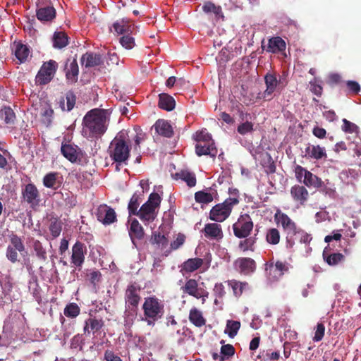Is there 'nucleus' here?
Masks as SVG:
<instances>
[{
    "mask_svg": "<svg viewBox=\"0 0 361 361\" xmlns=\"http://www.w3.org/2000/svg\"><path fill=\"white\" fill-rule=\"evenodd\" d=\"M110 114L107 109H94L82 119V135L87 139H99L106 131Z\"/></svg>",
    "mask_w": 361,
    "mask_h": 361,
    "instance_id": "1",
    "label": "nucleus"
},
{
    "mask_svg": "<svg viewBox=\"0 0 361 361\" xmlns=\"http://www.w3.org/2000/svg\"><path fill=\"white\" fill-rule=\"evenodd\" d=\"M131 148L130 136L126 130L119 131L111 141L107 152L111 160L116 164L117 171L120 170L121 166L128 165Z\"/></svg>",
    "mask_w": 361,
    "mask_h": 361,
    "instance_id": "2",
    "label": "nucleus"
},
{
    "mask_svg": "<svg viewBox=\"0 0 361 361\" xmlns=\"http://www.w3.org/2000/svg\"><path fill=\"white\" fill-rule=\"evenodd\" d=\"M143 317L142 320L148 326H154L157 322L160 320L165 313L164 301L155 295L145 298L142 305Z\"/></svg>",
    "mask_w": 361,
    "mask_h": 361,
    "instance_id": "3",
    "label": "nucleus"
},
{
    "mask_svg": "<svg viewBox=\"0 0 361 361\" xmlns=\"http://www.w3.org/2000/svg\"><path fill=\"white\" fill-rule=\"evenodd\" d=\"M140 291V286L136 283H130L126 288L124 296L126 321L130 318V316L133 317L137 313L138 305L141 300Z\"/></svg>",
    "mask_w": 361,
    "mask_h": 361,
    "instance_id": "4",
    "label": "nucleus"
},
{
    "mask_svg": "<svg viewBox=\"0 0 361 361\" xmlns=\"http://www.w3.org/2000/svg\"><path fill=\"white\" fill-rule=\"evenodd\" d=\"M160 203L161 197L156 192L151 193L148 200L141 206L136 216L143 222L154 221L157 217V209L159 207Z\"/></svg>",
    "mask_w": 361,
    "mask_h": 361,
    "instance_id": "5",
    "label": "nucleus"
},
{
    "mask_svg": "<svg viewBox=\"0 0 361 361\" xmlns=\"http://www.w3.org/2000/svg\"><path fill=\"white\" fill-rule=\"evenodd\" d=\"M274 221L277 226H281L286 234V247H293L292 235L298 228L296 224L285 213L277 210L274 216Z\"/></svg>",
    "mask_w": 361,
    "mask_h": 361,
    "instance_id": "6",
    "label": "nucleus"
},
{
    "mask_svg": "<svg viewBox=\"0 0 361 361\" xmlns=\"http://www.w3.org/2000/svg\"><path fill=\"white\" fill-rule=\"evenodd\" d=\"M237 197L227 198L223 203L214 206L209 212V219L216 222H223L230 215L234 205L238 204Z\"/></svg>",
    "mask_w": 361,
    "mask_h": 361,
    "instance_id": "7",
    "label": "nucleus"
},
{
    "mask_svg": "<svg viewBox=\"0 0 361 361\" xmlns=\"http://www.w3.org/2000/svg\"><path fill=\"white\" fill-rule=\"evenodd\" d=\"M254 224L247 214H241L237 221L233 224L234 235L238 238L248 237L253 230Z\"/></svg>",
    "mask_w": 361,
    "mask_h": 361,
    "instance_id": "8",
    "label": "nucleus"
},
{
    "mask_svg": "<svg viewBox=\"0 0 361 361\" xmlns=\"http://www.w3.org/2000/svg\"><path fill=\"white\" fill-rule=\"evenodd\" d=\"M57 68L58 63L54 60L44 62L36 75V83L40 85L48 84L53 79Z\"/></svg>",
    "mask_w": 361,
    "mask_h": 361,
    "instance_id": "9",
    "label": "nucleus"
},
{
    "mask_svg": "<svg viewBox=\"0 0 361 361\" xmlns=\"http://www.w3.org/2000/svg\"><path fill=\"white\" fill-rule=\"evenodd\" d=\"M22 197L24 201L35 209L39 205L40 193L34 183H28L22 189Z\"/></svg>",
    "mask_w": 361,
    "mask_h": 361,
    "instance_id": "10",
    "label": "nucleus"
},
{
    "mask_svg": "<svg viewBox=\"0 0 361 361\" xmlns=\"http://www.w3.org/2000/svg\"><path fill=\"white\" fill-rule=\"evenodd\" d=\"M61 152L71 163L80 162L83 157L81 149L71 142L62 143Z\"/></svg>",
    "mask_w": 361,
    "mask_h": 361,
    "instance_id": "11",
    "label": "nucleus"
},
{
    "mask_svg": "<svg viewBox=\"0 0 361 361\" xmlns=\"http://www.w3.org/2000/svg\"><path fill=\"white\" fill-rule=\"evenodd\" d=\"M37 18L42 22L52 20L56 17V10L50 2L39 1L37 4Z\"/></svg>",
    "mask_w": 361,
    "mask_h": 361,
    "instance_id": "12",
    "label": "nucleus"
},
{
    "mask_svg": "<svg viewBox=\"0 0 361 361\" xmlns=\"http://www.w3.org/2000/svg\"><path fill=\"white\" fill-rule=\"evenodd\" d=\"M264 83L266 89L262 97L265 100H271L273 98V93L276 90L277 87L282 83L281 80H278L275 73H267L264 75Z\"/></svg>",
    "mask_w": 361,
    "mask_h": 361,
    "instance_id": "13",
    "label": "nucleus"
},
{
    "mask_svg": "<svg viewBox=\"0 0 361 361\" xmlns=\"http://www.w3.org/2000/svg\"><path fill=\"white\" fill-rule=\"evenodd\" d=\"M96 216L97 220L104 225H109L116 221V214L114 209L106 204L100 205L97 208Z\"/></svg>",
    "mask_w": 361,
    "mask_h": 361,
    "instance_id": "14",
    "label": "nucleus"
},
{
    "mask_svg": "<svg viewBox=\"0 0 361 361\" xmlns=\"http://www.w3.org/2000/svg\"><path fill=\"white\" fill-rule=\"evenodd\" d=\"M86 246L81 242L77 241L72 247L71 264L80 271L85 262Z\"/></svg>",
    "mask_w": 361,
    "mask_h": 361,
    "instance_id": "15",
    "label": "nucleus"
},
{
    "mask_svg": "<svg viewBox=\"0 0 361 361\" xmlns=\"http://www.w3.org/2000/svg\"><path fill=\"white\" fill-rule=\"evenodd\" d=\"M235 269L240 274L249 275L256 269L255 261L250 257H239L234 262Z\"/></svg>",
    "mask_w": 361,
    "mask_h": 361,
    "instance_id": "16",
    "label": "nucleus"
},
{
    "mask_svg": "<svg viewBox=\"0 0 361 361\" xmlns=\"http://www.w3.org/2000/svg\"><path fill=\"white\" fill-rule=\"evenodd\" d=\"M290 196L293 201L300 206H305L309 200L310 194L306 188L300 185H295L290 190Z\"/></svg>",
    "mask_w": 361,
    "mask_h": 361,
    "instance_id": "17",
    "label": "nucleus"
},
{
    "mask_svg": "<svg viewBox=\"0 0 361 361\" xmlns=\"http://www.w3.org/2000/svg\"><path fill=\"white\" fill-rule=\"evenodd\" d=\"M204 237L212 240H220L224 237L221 226L216 223H208L202 231Z\"/></svg>",
    "mask_w": 361,
    "mask_h": 361,
    "instance_id": "18",
    "label": "nucleus"
},
{
    "mask_svg": "<svg viewBox=\"0 0 361 361\" xmlns=\"http://www.w3.org/2000/svg\"><path fill=\"white\" fill-rule=\"evenodd\" d=\"M267 52L272 54L283 53L286 48V42L279 36L272 37L269 39L267 47L262 46Z\"/></svg>",
    "mask_w": 361,
    "mask_h": 361,
    "instance_id": "19",
    "label": "nucleus"
},
{
    "mask_svg": "<svg viewBox=\"0 0 361 361\" xmlns=\"http://www.w3.org/2000/svg\"><path fill=\"white\" fill-rule=\"evenodd\" d=\"M64 71L68 82L71 83L76 82L78 81L79 74V68L77 60L75 59H73V60L68 59L65 65Z\"/></svg>",
    "mask_w": 361,
    "mask_h": 361,
    "instance_id": "20",
    "label": "nucleus"
},
{
    "mask_svg": "<svg viewBox=\"0 0 361 361\" xmlns=\"http://www.w3.org/2000/svg\"><path fill=\"white\" fill-rule=\"evenodd\" d=\"M156 133L163 137L171 138L173 136V129L171 123L164 119H159L153 125Z\"/></svg>",
    "mask_w": 361,
    "mask_h": 361,
    "instance_id": "21",
    "label": "nucleus"
},
{
    "mask_svg": "<svg viewBox=\"0 0 361 361\" xmlns=\"http://www.w3.org/2000/svg\"><path fill=\"white\" fill-rule=\"evenodd\" d=\"M104 326V321L102 318H97L96 317H90L85 320L84 326V333L90 334L91 332L93 334L98 333Z\"/></svg>",
    "mask_w": 361,
    "mask_h": 361,
    "instance_id": "22",
    "label": "nucleus"
},
{
    "mask_svg": "<svg viewBox=\"0 0 361 361\" xmlns=\"http://www.w3.org/2000/svg\"><path fill=\"white\" fill-rule=\"evenodd\" d=\"M305 157L308 159L319 160L323 158L326 159L327 154L324 147H321L319 145H309L305 148Z\"/></svg>",
    "mask_w": 361,
    "mask_h": 361,
    "instance_id": "23",
    "label": "nucleus"
},
{
    "mask_svg": "<svg viewBox=\"0 0 361 361\" xmlns=\"http://www.w3.org/2000/svg\"><path fill=\"white\" fill-rule=\"evenodd\" d=\"M76 102L75 94L70 90L68 91L65 97H61L58 102L59 106L63 111H71L75 106Z\"/></svg>",
    "mask_w": 361,
    "mask_h": 361,
    "instance_id": "24",
    "label": "nucleus"
},
{
    "mask_svg": "<svg viewBox=\"0 0 361 361\" xmlns=\"http://www.w3.org/2000/svg\"><path fill=\"white\" fill-rule=\"evenodd\" d=\"M81 63L86 68L99 66L102 63V56L99 54L86 52L81 57Z\"/></svg>",
    "mask_w": 361,
    "mask_h": 361,
    "instance_id": "25",
    "label": "nucleus"
},
{
    "mask_svg": "<svg viewBox=\"0 0 361 361\" xmlns=\"http://www.w3.org/2000/svg\"><path fill=\"white\" fill-rule=\"evenodd\" d=\"M204 263L202 258H190L185 261L180 266V272L184 274L185 273H192L199 268H200Z\"/></svg>",
    "mask_w": 361,
    "mask_h": 361,
    "instance_id": "26",
    "label": "nucleus"
},
{
    "mask_svg": "<svg viewBox=\"0 0 361 361\" xmlns=\"http://www.w3.org/2000/svg\"><path fill=\"white\" fill-rule=\"evenodd\" d=\"M195 152L197 156L200 157L202 155H209L211 157H216L217 149L214 145V142H202L196 144Z\"/></svg>",
    "mask_w": 361,
    "mask_h": 361,
    "instance_id": "27",
    "label": "nucleus"
},
{
    "mask_svg": "<svg viewBox=\"0 0 361 361\" xmlns=\"http://www.w3.org/2000/svg\"><path fill=\"white\" fill-rule=\"evenodd\" d=\"M242 238L243 240L239 241L238 249L243 252L247 251L254 252L258 240L257 233H255L252 236L249 235L248 237Z\"/></svg>",
    "mask_w": 361,
    "mask_h": 361,
    "instance_id": "28",
    "label": "nucleus"
},
{
    "mask_svg": "<svg viewBox=\"0 0 361 361\" xmlns=\"http://www.w3.org/2000/svg\"><path fill=\"white\" fill-rule=\"evenodd\" d=\"M201 288L198 286V282L194 279L186 280L185 284L180 287L183 293L189 295L194 298L198 297V293Z\"/></svg>",
    "mask_w": 361,
    "mask_h": 361,
    "instance_id": "29",
    "label": "nucleus"
},
{
    "mask_svg": "<svg viewBox=\"0 0 361 361\" xmlns=\"http://www.w3.org/2000/svg\"><path fill=\"white\" fill-rule=\"evenodd\" d=\"M113 27L116 32L119 35L131 34L134 29V25L130 23L128 20L121 19L117 20L113 24Z\"/></svg>",
    "mask_w": 361,
    "mask_h": 361,
    "instance_id": "30",
    "label": "nucleus"
},
{
    "mask_svg": "<svg viewBox=\"0 0 361 361\" xmlns=\"http://www.w3.org/2000/svg\"><path fill=\"white\" fill-rule=\"evenodd\" d=\"M176 106V102L173 97L166 93H161L159 94L158 106L164 110L172 111Z\"/></svg>",
    "mask_w": 361,
    "mask_h": 361,
    "instance_id": "31",
    "label": "nucleus"
},
{
    "mask_svg": "<svg viewBox=\"0 0 361 361\" xmlns=\"http://www.w3.org/2000/svg\"><path fill=\"white\" fill-rule=\"evenodd\" d=\"M129 235L133 244H135V238L137 240H141L144 237V229L138 221L135 219H133L130 224Z\"/></svg>",
    "mask_w": 361,
    "mask_h": 361,
    "instance_id": "32",
    "label": "nucleus"
},
{
    "mask_svg": "<svg viewBox=\"0 0 361 361\" xmlns=\"http://www.w3.org/2000/svg\"><path fill=\"white\" fill-rule=\"evenodd\" d=\"M202 11L207 14L213 13L216 21L224 18L221 7L216 6L212 1L205 2L202 6Z\"/></svg>",
    "mask_w": 361,
    "mask_h": 361,
    "instance_id": "33",
    "label": "nucleus"
},
{
    "mask_svg": "<svg viewBox=\"0 0 361 361\" xmlns=\"http://www.w3.org/2000/svg\"><path fill=\"white\" fill-rule=\"evenodd\" d=\"M189 320L197 327H202L206 324V319L204 318L201 311L196 307H192L190 310Z\"/></svg>",
    "mask_w": 361,
    "mask_h": 361,
    "instance_id": "34",
    "label": "nucleus"
},
{
    "mask_svg": "<svg viewBox=\"0 0 361 361\" xmlns=\"http://www.w3.org/2000/svg\"><path fill=\"white\" fill-rule=\"evenodd\" d=\"M302 183L305 185H306L308 188L313 187L315 188H322L324 184V182L320 178H319L318 176L313 174L312 172L309 171L306 172Z\"/></svg>",
    "mask_w": 361,
    "mask_h": 361,
    "instance_id": "35",
    "label": "nucleus"
},
{
    "mask_svg": "<svg viewBox=\"0 0 361 361\" xmlns=\"http://www.w3.org/2000/svg\"><path fill=\"white\" fill-rule=\"evenodd\" d=\"M175 179H180L185 181L189 187H194L196 185V177L193 173L188 171H181L173 175Z\"/></svg>",
    "mask_w": 361,
    "mask_h": 361,
    "instance_id": "36",
    "label": "nucleus"
},
{
    "mask_svg": "<svg viewBox=\"0 0 361 361\" xmlns=\"http://www.w3.org/2000/svg\"><path fill=\"white\" fill-rule=\"evenodd\" d=\"M58 176L59 173L56 172L48 173L43 178V185L46 188L57 190L61 186V183L57 181Z\"/></svg>",
    "mask_w": 361,
    "mask_h": 361,
    "instance_id": "37",
    "label": "nucleus"
},
{
    "mask_svg": "<svg viewBox=\"0 0 361 361\" xmlns=\"http://www.w3.org/2000/svg\"><path fill=\"white\" fill-rule=\"evenodd\" d=\"M14 46L16 57L19 60L20 63L25 62L30 54V50L28 47L20 42L15 43Z\"/></svg>",
    "mask_w": 361,
    "mask_h": 361,
    "instance_id": "38",
    "label": "nucleus"
},
{
    "mask_svg": "<svg viewBox=\"0 0 361 361\" xmlns=\"http://www.w3.org/2000/svg\"><path fill=\"white\" fill-rule=\"evenodd\" d=\"M8 238L10 245L8 246L13 247V248L18 250V252L20 254L25 252V246L23 243V239L20 236L12 232L8 235Z\"/></svg>",
    "mask_w": 361,
    "mask_h": 361,
    "instance_id": "39",
    "label": "nucleus"
},
{
    "mask_svg": "<svg viewBox=\"0 0 361 361\" xmlns=\"http://www.w3.org/2000/svg\"><path fill=\"white\" fill-rule=\"evenodd\" d=\"M228 285L232 288L233 294L236 297H240L243 293L249 288L247 282H241L237 280L228 281Z\"/></svg>",
    "mask_w": 361,
    "mask_h": 361,
    "instance_id": "40",
    "label": "nucleus"
},
{
    "mask_svg": "<svg viewBox=\"0 0 361 361\" xmlns=\"http://www.w3.org/2000/svg\"><path fill=\"white\" fill-rule=\"evenodd\" d=\"M68 44V37L63 32H55L53 37V44L55 48L62 49Z\"/></svg>",
    "mask_w": 361,
    "mask_h": 361,
    "instance_id": "41",
    "label": "nucleus"
},
{
    "mask_svg": "<svg viewBox=\"0 0 361 361\" xmlns=\"http://www.w3.org/2000/svg\"><path fill=\"white\" fill-rule=\"evenodd\" d=\"M32 247L37 259L42 262H46L47 259V251L42 243L39 240H34Z\"/></svg>",
    "mask_w": 361,
    "mask_h": 361,
    "instance_id": "42",
    "label": "nucleus"
},
{
    "mask_svg": "<svg viewBox=\"0 0 361 361\" xmlns=\"http://www.w3.org/2000/svg\"><path fill=\"white\" fill-rule=\"evenodd\" d=\"M240 328V322L238 321L234 320H228L226 322V326L224 330V333L228 334V336L233 338H234L237 334L238 330Z\"/></svg>",
    "mask_w": 361,
    "mask_h": 361,
    "instance_id": "43",
    "label": "nucleus"
},
{
    "mask_svg": "<svg viewBox=\"0 0 361 361\" xmlns=\"http://www.w3.org/2000/svg\"><path fill=\"white\" fill-rule=\"evenodd\" d=\"M292 240L293 246L295 240H298L300 243L307 244L311 241L312 237L307 232L298 227L295 230V233L292 235Z\"/></svg>",
    "mask_w": 361,
    "mask_h": 361,
    "instance_id": "44",
    "label": "nucleus"
},
{
    "mask_svg": "<svg viewBox=\"0 0 361 361\" xmlns=\"http://www.w3.org/2000/svg\"><path fill=\"white\" fill-rule=\"evenodd\" d=\"M280 233L276 228H271L267 231L266 233V241L267 243L276 245L280 242Z\"/></svg>",
    "mask_w": 361,
    "mask_h": 361,
    "instance_id": "45",
    "label": "nucleus"
},
{
    "mask_svg": "<svg viewBox=\"0 0 361 361\" xmlns=\"http://www.w3.org/2000/svg\"><path fill=\"white\" fill-rule=\"evenodd\" d=\"M269 269V272L271 271H274L277 272L279 276H281L284 274L285 272L288 271V266L286 262H283L281 261H276L275 264L273 263L269 265V268H267V270Z\"/></svg>",
    "mask_w": 361,
    "mask_h": 361,
    "instance_id": "46",
    "label": "nucleus"
},
{
    "mask_svg": "<svg viewBox=\"0 0 361 361\" xmlns=\"http://www.w3.org/2000/svg\"><path fill=\"white\" fill-rule=\"evenodd\" d=\"M140 203V197L137 193H134L128 203V209L130 215H137V209Z\"/></svg>",
    "mask_w": 361,
    "mask_h": 361,
    "instance_id": "47",
    "label": "nucleus"
},
{
    "mask_svg": "<svg viewBox=\"0 0 361 361\" xmlns=\"http://www.w3.org/2000/svg\"><path fill=\"white\" fill-rule=\"evenodd\" d=\"M49 231L53 238H56L61 234L62 231V223L58 219H53L51 220L49 226Z\"/></svg>",
    "mask_w": 361,
    "mask_h": 361,
    "instance_id": "48",
    "label": "nucleus"
},
{
    "mask_svg": "<svg viewBox=\"0 0 361 361\" xmlns=\"http://www.w3.org/2000/svg\"><path fill=\"white\" fill-rule=\"evenodd\" d=\"M323 256L325 262L330 266L337 265L344 259V255L341 253H333L326 255L325 252H324Z\"/></svg>",
    "mask_w": 361,
    "mask_h": 361,
    "instance_id": "49",
    "label": "nucleus"
},
{
    "mask_svg": "<svg viewBox=\"0 0 361 361\" xmlns=\"http://www.w3.org/2000/svg\"><path fill=\"white\" fill-rule=\"evenodd\" d=\"M54 114V110L50 106H45L42 109L41 116L42 117V122L47 126H49L51 124Z\"/></svg>",
    "mask_w": 361,
    "mask_h": 361,
    "instance_id": "50",
    "label": "nucleus"
},
{
    "mask_svg": "<svg viewBox=\"0 0 361 361\" xmlns=\"http://www.w3.org/2000/svg\"><path fill=\"white\" fill-rule=\"evenodd\" d=\"M152 244H156L161 248H164L168 245V239L166 236L161 233L154 232L153 233L151 238Z\"/></svg>",
    "mask_w": 361,
    "mask_h": 361,
    "instance_id": "51",
    "label": "nucleus"
},
{
    "mask_svg": "<svg viewBox=\"0 0 361 361\" xmlns=\"http://www.w3.org/2000/svg\"><path fill=\"white\" fill-rule=\"evenodd\" d=\"M195 199L198 203L208 204L213 201L214 197L212 193L198 191L195 194Z\"/></svg>",
    "mask_w": 361,
    "mask_h": 361,
    "instance_id": "52",
    "label": "nucleus"
},
{
    "mask_svg": "<svg viewBox=\"0 0 361 361\" xmlns=\"http://www.w3.org/2000/svg\"><path fill=\"white\" fill-rule=\"evenodd\" d=\"M80 310L76 303L72 302L66 305L63 313L67 317L75 318L80 314Z\"/></svg>",
    "mask_w": 361,
    "mask_h": 361,
    "instance_id": "53",
    "label": "nucleus"
},
{
    "mask_svg": "<svg viewBox=\"0 0 361 361\" xmlns=\"http://www.w3.org/2000/svg\"><path fill=\"white\" fill-rule=\"evenodd\" d=\"M195 140L197 142V144L207 142L211 143L212 142H214L211 135L208 132H207L206 130H202L201 131L197 132L195 135Z\"/></svg>",
    "mask_w": 361,
    "mask_h": 361,
    "instance_id": "54",
    "label": "nucleus"
},
{
    "mask_svg": "<svg viewBox=\"0 0 361 361\" xmlns=\"http://www.w3.org/2000/svg\"><path fill=\"white\" fill-rule=\"evenodd\" d=\"M1 116L7 124L13 123L16 118L15 113L11 107H4L2 109Z\"/></svg>",
    "mask_w": 361,
    "mask_h": 361,
    "instance_id": "55",
    "label": "nucleus"
},
{
    "mask_svg": "<svg viewBox=\"0 0 361 361\" xmlns=\"http://www.w3.org/2000/svg\"><path fill=\"white\" fill-rule=\"evenodd\" d=\"M119 42L121 46L126 49H131L135 45V39L130 34L123 35L120 37Z\"/></svg>",
    "mask_w": 361,
    "mask_h": 361,
    "instance_id": "56",
    "label": "nucleus"
},
{
    "mask_svg": "<svg viewBox=\"0 0 361 361\" xmlns=\"http://www.w3.org/2000/svg\"><path fill=\"white\" fill-rule=\"evenodd\" d=\"M135 130L136 134L133 137L134 149L137 150L140 148V143L146 139V134L139 127Z\"/></svg>",
    "mask_w": 361,
    "mask_h": 361,
    "instance_id": "57",
    "label": "nucleus"
},
{
    "mask_svg": "<svg viewBox=\"0 0 361 361\" xmlns=\"http://www.w3.org/2000/svg\"><path fill=\"white\" fill-rule=\"evenodd\" d=\"M237 131L239 134L245 135L247 133H252L254 131V124L250 121H245L240 123L238 128Z\"/></svg>",
    "mask_w": 361,
    "mask_h": 361,
    "instance_id": "58",
    "label": "nucleus"
},
{
    "mask_svg": "<svg viewBox=\"0 0 361 361\" xmlns=\"http://www.w3.org/2000/svg\"><path fill=\"white\" fill-rule=\"evenodd\" d=\"M342 121H343V126H342L341 128L345 133H357L358 126L356 124L348 121L346 118H343Z\"/></svg>",
    "mask_w": 361,
    "mask_h": 361,
    "instance_id": "59",
    "label": "nucleus"
},
{
    "mask_svg": "<svg viewBox=\"0 0 361 361\" xmlns=\"http://www.w3.org/2000/svg\"><path fill=\"white\" fill-rule=\"evenodd\" d=\"M6 256L8 260L14 264L18 262V251L13 247L8 246L6 248Z\"/></svg>",
    "mask_w": 361,
    "mask_h": 361,
    "instance_id": "60",
    "label": "nucleus"
},
{
    "mask_svg": "<svg viewBox=\"0 0 361 361\" xmlns=\"http://www.w3.org/2000/svg\"><path fill=\"white\" fill-rule=\"evenodd\" d=\"M220 343L222 344L221 348V354L224 356L231 357L235 354V348L231 344L224 345V341L221 340Z\"/></svg>",
    "mask_w": 361,
    "mask_h": 361,
    "instance_id": "61",
    "label": "nucleus"
},
{
    "mask_svg": "<svg viewBox=\"0 0 361 361\" xmlns=\"http://www.w3.org/2000/svg\"><path fill=\"white\" fill-rule=\"evenodd\" d=\"M325 332V326L323 323H318L317 324L316 331L313 337V341L318 342L322 340Z\"/></svg>",
    "mask_w": 361,
    "mask_h": 361,
    "instance_id": "62",
    "label": "nucleus"
},
{
    "mask_svg": "<svg viewBox=\"0 0 361 361\" xmlns=\"http://www.w3.org/2000/svg\"><path fill=\"white\" fill-rule=\"evenodd\" d=\"M83 343L84 339L82 335L78 334L72 338L71 341V348L74 349L80 348V349L81 350Z\"/></svg>",
    "mask_w": 361,
    "mask_h": 361,
    "instance_id": "63",
    "label": "nucleus"
},
{
    "mask_svg": "<svg viewBox=\"0 0 361 361\" xmlns=\"http://www.w3.org/2000/svg\"><path fill=\"white\" fill-rule=\"evenodd\" d=\"M346 86L349 92L353 94H357L361 90L360 84L354 80H348L346 82Z\"/></svg>",
    "mask_w": 361,
    "mask_h": 361,
    "instance_id": "64",
    "label": "nucleus"
}]
</instances>
